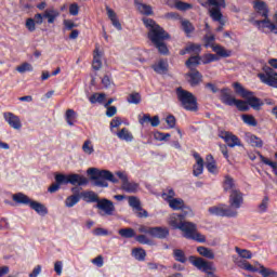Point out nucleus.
<instances>
[{
  "instance_id": "obj_1",
  "label": "nucleus",
  "mask_w": 277,
  "mask_h": 277,
  "mask_svg": "<svg viewBox=\"0 0 277 277\" xmlns=\"http://www.w3.org/2000/svg\"><path fill=\"white\" fill-rule=\"evenodd\" d=\"M189 215L187 210L182 213H173L169 217V225L172 228L181 230L185 239H192L193 241H198V243H205L207 241V236L198 232V225L192 222L185 221V217Z\"/></svg>"
},
{
  "instance_id": "obj_2",
  "label": "nucleus",
  "mask_w": 277,
  "mask_h": 277,
  "mask_svg": "<svg viewBox=\"0 0 277 277\" xmlns=\"http://www.w3.org/2000/svg\"><path fill=\"white\" fill-rule=\"evenodd\" d=\"M143 24L148 29L147 38L156 47L161 55H168L170 50L166 44V40H170V34H168L155 19L143 17Z\"/></svg>"
},
{
  "instance_id": "obj_3",
  "label": "nucleus",
  "mask_w": 277,
  "mask_h": 277,
  "mask_svg": "<svg viewBox=\"0 0 277 277\" xmlns=\"http://www.w3.org/2000/svg\"><path fill=\"white\" fill-rule=\"evenodd\" d=\"M87 173L95 187H109V183H107V181L110 183H118V179H116L114 173L108 170L90 168Z\"/></svg>"
},
{
  "instance_id": "obj_4",
  "label": "nucleus",
  "mask_w": 277,
  "mask_h": 277,
  "mask_svg": "<svg viewBox=\"0 0 277 277\" xmlns=\"http://www.w3.org/2000/svg\"><path fill=\"white\" fill-rule=\"evenodd\" d=\"M176 95L183 109H186V111H198V98L192 92L180 87L176 89Z\"/></svg>"
},
{
  "instance_id": "obj_5",
  "label": "nucleus",
  "mask_w": 277,
  "mask_h": 277,
  "mask_svg": "<svg viewBox=\"0 0 277 277\" xmlns=\"http://www.w3.org/2000/svg\"><path fill=\"white\" fill-rule=\"evenodd\" d=\"M210 215H219L220 217H237V210L228 208L225 205L213 206L209 208Z\"/></svg>"
},
{
  "instance_id": "obj_6",
  "label": "nucleus",
  "mask_w": 277,
  "mask_h": 277,
  "mask_svg": "<svg viewBox=\"0 0 277 277\" xmlns=\"http://www.w3.org/2000/svg\"><path fill=\"white\" fill-rule=\"evenodd\" d=\"M258 77L262 83L271 88H277V72L272 67H265L264 74H258Z\"/></svg>"
},
{
  "instance_id": "obj_7",
  "label": "nucleus",
  "mask_w": 277,
  "mask_h": 277,
  "mask_svg": "<svg viewBox=\"0 0 277 277\" xmlns=\"http://www.w3.org/2000/svg\"><path fill=\"white\" fill-rule=\"evenodd\" d=\"M222 8H226L225 0H223V5L210 6L208 10V14L214 23H219L220 25H226V19H224V14H222Z\"/></svg>"
},
{
  "instance_id": "obj_8",
  "label": "nucleus",
  "mask_w": 277,
  "mask_h": 277,
  "mask_svg": "<svg viewBox=\"0 0 277 277\" xmlns=\"http://www.w3.org/2000/svg\"><path fill=\"white\" fill-rule=\"evenodd\" d=\"M240 267L247 272H260L263 277H277V273L274 269L265 268V266L260 265V267L253 266L248 262H243Z\"/></svg>"
},
{
  "instance_id": "obj_9",
  "label": "nucleus",
  "mask_w": 277,
  "mask_h": 277,
  "mask_svg": "<svg viewBox=\"0 0 277 277\" xmlns=\"http://www.w3.org/2000/svg\"><path fill=\"white\" fill-rule=\"evenodd\" d=\"M253 25L260 29V31H263L264 34H276L277 35V26L269 19V17H266L261 21H253Z\"/></svg>"
},
{
  "instance_id": "obj_10",
  "label": "nucleus",
  "mask_w": 277,
  "mask_h": 277,
  "mask_svg": "<svg viewBox=\"0 0 277 277\" xmlns=\"http://www.w3.org/2000/svg\"><path fill=\"white\" fill-rule=\"evenodd\" d=\"M219 137H221V140H224L225 144L229 148H235V146H243L239 136L233 134L229 131H221L219 133Z\"/></svg>"
},
{
  "instance_id": "obj_11",
  "label": "nucleus",
  "mask_w": 277,
  "mask_h": 277,
  "mask_svg": "<svg viewBox=\"0 0 277 277\" xmlns=\"http://www.w3.org/2000/svg\"><path fill=\"white\" fill-rule=\"evenodd\" d=\"M241 205H243V194L241 190H233L229 194V209H234V211H237V209L241 208Z\"/></svg>"
},
{
  "instance_id": "obj_12",
  "label": "nucleus",
  "mask_w": 277,
  "mask_h": 277,
  "mask_svg": "<svg viewBox=\"0 0 277 277\" xmlns=\"http://www.w3.org/2000/svg\"><path fill=\"white\" fill-rule=\"evenodd\" d=\"M96 208L100 209V211H103L104 215H114V212L116 211L114 201L105 198L97 201Z\"/></svg>"
},
{
  "instance_id": "obj_13",
  "label": "nucleus",
  "mask_w": 277,
  "mask_h": 277,
  "mask_svg": "<svg viewBox=\"0 0 277 277\" xmlns=\"http://www.w3.org/2000/svg\"><path fill=\"white\" fill-rule=\"evenodd\" d=\"M3 118H4L5 122H8V124L10 127H12V129H15L16 131H18L23 128L21 118L18 116L14 115L13 113H4Z\"/></svg>"
},
{
  "instance_id": "obj_14",
  "label": "nucleus",
  "mask_w": 277,
  "mask_h": 277,
  "mask_svg": "<svg viewBox=\"0 0 277 277\" xmlns=\"http://www.w3.org/2000/svg\"><path fill=\"white\" fill-rule=\"evenodd\" d=\"M220 101L224 103V105H228L233 107L235 105V96H233V91L228 88H224L220 90Z\"/></svg>"
},
{
  "instance_id": "obj_15",
  "label": "nucleus",
  "mask_w": 277,
  "mask_h": 277,
  "mask_svg": "<svg viewBox=\"0 0 277 277\" xmlns=\"http://www.w3.org/2000/svg\"><path fill=\"white\" fill-rule=\"evenodd\" d=\"M253 9L255 13L261 16L262 18H268L269 17V6L265 1H254L253 2Z\"/></svg>"
},
{
  "instance_id": "obj_16",
  "label": "nucleus",
  "mask_w": 277,
  "mask_h": 277,
  "mask_svg": "<svg viewBox=\"0 0 277 277\" xmlns=\"http://www.w3.org/2000/svg\"><path fill=\"white\" fill-rule=\"evenodd\" d=\"M168 203L173 211H182V213L188 211V213H192V209L185 206V201L181 198L169 199Z\"/></svg>"
},
{
  "instance_id": "obj_17",
  "label": "nucleus",
  "mask_w": 277,
  "mask_h": 277,
  "mask_svg": "<svg viewBox=\"0 0 277 277\" xmlns=\"http://www.w3.org/2000/svg\"><path fill=\"white\" fill-rule=\"evenodd\" d=\"M105 55V53L103 51H101V48L98 47V44L95 45V49L93 51V69L94 70H101V68L103 67V56Z\"/></svg>"
},
{
  "instance_id": "obj_18",
  "label": "nucleus",
  "mask_w": 277,
  "mask_h": 277,
  "mask_svg": "<svg viewBox=\"0 0 277 277\" xmlns=\"http://www.w3.org/2000/svg\"><path fill=\"white\" fill-rule=\"evenodd\" d=\"M186 77L188 78V83L192 88H196V85L202 83V74L197 69H190V71L186 74Z\"/></svg>"
},
{
  "instance_id": "obj_19",
  "label": "nucleus",
  "mask_w": 277,
  "mask_h": 277,
  "mask_svg": "<svg viewBox=\"0 0 277 277\" xmlns=\"http://www.w3.org/2000/svg\"><path fill=\"white\" fill-rule=\"evenodd\" d=\"M193 157L196 159V163L193 167V174L194 176H200L205 170V159L196 151H194Z\"/></svg>"
},
{
  "instance_id": "obj_20",
  "label": "nucleus",
  "mask_w": 277,
  "mask_h": 277,
  "mask_svg": "<svg viewBox=\"0 0 277 277\" xmlns=\"http://www.w3.org/2000/svg\"><path fill=\"white\" fill-rule=\"evenodd\" d=\"M140 124H150L151 127H159L160 120L159 116H154L153 118L148 114H144L143 117L138 119Z\"/></svg>"
},
{
  "instance_id": "obj_21",
  "label": "nucleus",
  "mask_w": 277,
  "mask_h": 277,
  "mask_svg": "<svg viewBox=\"0 0 277 277\" xmlns=\"http://www.w3.org/2000/svg\"><path fill=\"white\" fill-rule=\"evenodd\" d=\"M58 16H60V11H57L55 8L47 9L43 12V18L48 19L49 25H53V23L57 21Z\"/></svg>"
},
{
  "instance_id": "obj_22",
  "label": "nucleus",
  "mask_w": 277,
  "mask_h": 277,
  "mask_svg": "<svg viewBox=\"0 0 277 277\" xmlns=\"http://www.w3.org/2000/svg\"><path fill=\"white\" fill-rule=\"evenodd\" d=\"M134 5L136 6V10L140 12V14H143L144 16H153V14H155L153 6L148 4H144L137 0H134Z\"/></svg>"
},
{
  "instance_id": "obj_23",
  "label": "nucleus",
  "mask_w": 277,
  "mask_h": 277,
  "mask_svg": "<svg viewBox=\"0 0 277 277\" xmlns=\"http://www.w3.org/2000/svg\"><path fill=\"white\" fill-rule=\"evenodd\" d=\"M168 235H170L168 227H153L150 230V237H156L157 239H166Z\"/></svg>"
},
{
  "instance_id": "obj_24",
  "label": "nucleus",
  "mask_w": 277,
  "mask_h": 277,
  "mask_svg": "<svg viewBox=\"0 0 277 277\" xmlns=\"http://www.w3.org/2000/svg\"><path fill=\"white\" fill-rule=\"evenodd\" d=\"M106 12L108 18L111 21L114 27L118 29V31L122 30V24H120V21L118 19V15L116 14V11L110 9L109 6H106Z\"/></svg>"
},
{
  "instance_id": "obj_25",
  "label": "nucleus",
  "mask_w": 277,
  "mask_h": 277,
  "mask_svg": "<svg viewBox=\"0 0 277 277\" xmlns=\"http://www.w3.org/2000/svg\"><path fill=\"white\" fill-rule=\"evenodd\" d=\"M68 181L70 183V185H88V177L83 176V175H79V174H69L68 175Z\"/></svg>"
},
{
  "instance_id": "obj_26",
  "label": "nucleus",
  "mask_w": 277,
  "mask_h": 277,
  "mask_svg": "<svg viewBox=\"0 0 277 277\" xmlns=\"http://www.w3.org/2000/svg\"><path fill=\"white\" fill-rule=\"evenodd\" d=\"M223 189L224 192H235L239 189L237 184H235V180L230 175H225L223 181Z\"/></svg>"
},
{
  "instance_id": "obj_27",
  "label": "nucleus",
  "mask_w": 277,
  "mask_h": 277,
  "mask_svg": "<svg viewBox=\"0 0 277 277\" xmlns=\"http://www.w3.org/2000/svg\"><path fill=\"white\" fill-rule=\"evenodd\" d=\"M233 88L235 93L238 94V96H241V98H249V96H252V92L246 90L239 82H235Z\"/></svg>"
},
{
  "instance_id": "obj_28",
  "label": "nucleus",
  "mask_w": 277,
  "mask_h": 277,
  "mask_svg": "<svg viewBox=\"0 0 277 277\" xmlns=\"http://www.w3.org/2000/svg\"><path fill=\"white\" fill-rule=\"evenodd\" d=\"M80 197L83 198L85 202H97L101 200L98 199V195L92 190L83 192L80 194Z\"/></svg>"
},
{
  "instance_id": "obj_29",
  "label": "nucleus",
  "mask_w": 277,
  "mask_h": 277,
  "mask_svg": "<svg viewBox=\"0 0 277 277\" xmlns=\"http://www.w3.org/2000/svg\"><path fill=\"white\" fill-rule=\"evenodd\" d=\"M153 69L155 72H158V75H163L164 72H168V61L160 60L158 63L153 65Z\"/></svg>"
},
{
  "instance_id": "obj_30",
  "label": "nucleus",
  "mask_w": 277,
  "mask_h": 277,
  "mask_svg": "<svg viewBox=\"0 0 277 277\" xmlns=\"http://www.w3.org/2000/svg\"><path fill=\"white\" fill-rule=\"evenodd\" d=\"M246 100L248 101V105H250V107H252V109H261V106L263 105V102H261V98L255 97L254 93H252V95H249V97H246Z\"/></svg>"
},
{
  "instance_id": "obj_31",
  "label": "nucleus",
  "mask_w": 277,
  "mask_h": 277,
  "mask_svg": "<svg viewBox=\"0 0 277 277\" xmlns=\"http://www.w3.org/2000/svg\"><path fill=\"white\" fill-rule=\"evenodd\" d=\"M138 187L140 185L137 183L129 182V180L122 183L121 185V188L123 189V192H127L128 194H135Z\"/></svg>"
},
{
  "instance_id": "obj_32",
  "label": "nucleus",
  "mask_w": 277,
  "mask_h": 277,
  "mask_svg": "<svg viewBox=\"0 0 277 277\" xmlns=\"http://www.w3.org/2000/svg\"><path fill=\"white\" fill-rule=\"evenodd\" d=\"M29 207L32 208L34 211L39 213V215H47V213H49V210L47 209V207H44V205H42L40 202L30 201Z\"/></svg>"
},
{
  "instance_id": "obj_33",
  "label": "nucleus",
  "mask_w": 277,
  "mask_h": 277,
  "mask_svg": "<svg viewBox=\"0 0 277 277\" xmlns=\"http://www.w3.org/2000/svg\"><path fill=\"white\" fill-rule=\"evenodd\" d=\"M212 51L216 53L220 57H230V50H226L220 44L212 45Z\"/></svg>"
},
{
  "instance_id": "obj_34",
  "label": "nucleus",
  "mask_w": 277,
  "mask_h": 277,
  "mask_svg": "<svg viewBox=\"0 0 277 277\" xmlns=\"http://www.w3.org/2000/svg\"><path fill=\"white\" fill-rule=\"evenodd\" d=\"M13 200H14V202H17L18 205H30L31 203V199H29V197H27V195H25L23 193L14 194Z\"/></svg>"
},
{
  "instance_id": "obj_35",
  "label": "nucleus",
  "mask_w": 277,
  "mask_h": 277,
  "mask_svg": "<svg viewBox=\"0 0 277 277\" xmlns=\"http://www.w3.org/2000/svg\"><path fill=\"white\" fill-rule=\"evenodd\" d=\"M200 55H195V56H190L187 61H186V67L189 68V70H196V66L200 65Z\"/></svg>"
},
{
  "instance_id": "obj_36",
  "label": "nucleus",
  "mask_w": 277,
  "mask_h": 277,
  "mask_svg": "<svg viewBox=\"0 0 277 277\" xmlns=\"http://www.w3.org/2000/svg\"><path fill=\"white\" fill-rule=\"evenodd\" d=\"M117 136L119 137V140H123L124 142L133 141V134L127 128H123L119 132H117Z\"/></svg>"
},
{
  "instance_id": "obj_37",
  "label": "nucleus",
  "mask_w": 277,
  "mask_h": 277,
  "mask_svg": "<svg viewBox=\"0 0 277 277\" xmlns=\"http://www.w3.org/2000/svg\"><path fill=\"white\" fill-rule=\"evenodd\" d=\"M197 252L201 255L205 256L206 259L213 260L215 259V253H213V250L207 248V247H198Z\"/></svg>"
},
{
  "instance_id": "obj_38",
  "label": "nucleus",
  "mask_w": 277,
  "mask_h": 277,
  "mask_svg": "<svg viewBox=\"0 0 277 277\" xmlns=\"http://www.w3.org/2000/svg\"><path fill=\"white\" fill-rule=\"evenodd\" d=\"M127 101L130 103V105H140V103H142V95H140L137 92L130 93Z\"/></svg>"
},
{
  "instance_id": "obj_39",
  "label": "nucleus",
  "mask_w": 277,
  "mask_h": 277,
  "mask_svg": "<svg viewBox=\"0 0 277 277\" xmlns=\"http://www.w3.org/2000/svg\"><path fill=\"white\" fill-rule=\"evenodd\" d=\"M202 8H211L213 5H224V0H198Z\"/></svg>"
},
{
  "instance_id": "obj_40",
  "label": "nucleus",
  "mask_w": 277,
  "mask_h": 277,
  "mask_svg": "<svg viewBox=\"0 0 277 277\" xmlns=\"http://www.w3.org/2000/svg\"><path fill=\"white\" fill-rule=\"evenodd\" d=\"M132 256L136 259V261H145L146 260V250L142 248H135L132 250Z\"/></svg>"
},
{
  "instance_id": "obj_41",
  "label": "nucleus",
  "mask_w": 277,
  "mask_h": 277,
  "mask_svg": "<svg viewBox=\"0 0 277 277\" xmlns=\"http://www.w3.org/2000/svg\"><path fill=\"white\" fill-rule=\"evenodd\" d=\"M173 256L177 263H187V256H185V251L181 249L173 250Z\"/></svg>"
},
{
  "instance_id": "obj_42",
  "label": "nucleus",
  "mask_w": 277,
  "mask_h": 277,
  "mask_svg": "<svg viewBox=\"0 0 277 277\" xmlns=\"http://www.w3.org/2000/svg\"><path fill=\"white\" fill-rule=\"evenodd\" d=\"M79 200H81V195H71L66 198L65 206L68 209H70V208L75 207V205H77V202H79Z\"/></svg>"
},
{
  "instance_id": "obj_43",
  "label": "nucleus",
  "mask_w": 277,
  "mask_h": 277,
  "mask_svg": "<svg viewBox=\"0 0 277 277\" xmlns=\"http://www.w3.org/2000/svg\"><path fill=\"white\" fill-rule=\"evenodd\" d=\"M120 237H123L124 239H132V237H135V229L128 227V228H121L119 229Z\"/></svg>"
},
{
  "instance_id": "obj_44",
  "label": "nucleus",
  "mask_w": 277,
  "mask_h": 277,
  "mask_svg": "<svg viewBox=\"0 0 277 277\" xmlns=\"http://www.w3.org/2000/svg\"><path fill=\"white\" fill-rule=\"evenodd\" d=\"M181 25H182V29L183 31L189 36V34H194L195 31V27H194V24H192V22L187 21V19H184L181 22Z\"/></svg>"
},
{
  "instance_id": "obj_45",
  "label": "nucleus",
  "mask_w": 277,
  "mask_h": 277,
  "mask_svg": "<svg viewBox=\"0 0 277 277\" xmlns=\"http://www.w3.org/2000/svg\"><path fill=\"white\" fill-rule=\"evenodd\" d=\"M234 105L239 111H248V109H250L248 102L243 100H234Z\"/></svg>"
},
{
  "instance_id": "obj_46",
  "label": "nucleus",
  "mask_w": 277,
  "mask_h": 277,
  "mask_svg": "<svg viewBox=\"0 0 277 277\" xmlns=\"http://www.w3.org/2000/svg\"><path fill=\"white\" fill-rule=\"evenodd\" d=\"M203 41H205V47H211L213 49V47H215V35L211 34V32H207L206 36L203 37Z\"/></svg>"
},
{
  "instance_id": "obj_47",
  "label": "nucleus",
  "mask_w": 277,
  "mask_h": 277,
  "mask_svg": "<svg viewBox=\"0 0 277 277\" xmlns=\"http://www.w3.org/2000/svg\"><path fill=\"white\" fill-rule=\"evenodd\" d=\"M186 51L188 53H194V55H200V51H202V45L197 43H190L186 47Z\"/></svg>"
},
{
  "instance_id": "obj_48",
  "label": "nucleus",
  "mask_w": 277,
  "mask_h": 277,
  "mask_svg": "<svg viewBox=\"0 0 277 277\" xmlns=\"http://www.w3.org/2000/svg\"><path fill=\"white\" fill-rule=\"evenodd\" d=\"M242 122L245 124H248L249 127H256L259 123L256 122V119L252 115H242Z\"/></svg>"
},
{
  "instance_id": "obj_49",
  "label": "nucleus",
  "mask_w": 277,
  "mask_h": 277,
  "mask_svg": "<svg viewBox=\"0 0 277 277\" xmlns=\"http://www.w3.org/2000/svg\"><path fill=\"white\" fill-rule=\"evenodd\" d=\"M66 122L72 127L75 124V118H77V113H75L72 109H67L65 113Z\"/></svg>"
},
{
  "instance_id": "obj_50",
  "label": "nucleus",
  "mask_w": 277,
  "mask_h": 277,
  "mask_svg": "<svg viewBox=\"0 0 277 277\" xmlns=\"http://www.w3.org/2000/svg\"><path fill=\"white\" fill-rule=\"evenodd\" d=\"M105 97H106L105 93H94L90 96L89 101L92 104L103 103V101H105Z\"/></svg>"
},
{
  "instance_id": "obj_51",
  "label": "nucleus",
  "mask_w": 277,
  "mask_h": 277,
  "mask_svg": "<svg viewBox=\"0 0 277 277\" xmlns=\"http://www.w3.org/2000/svg\"><path fill=\"white\" fill-rule=\"evenodd\" d=\"M249 141L251 146H255V148H263V140H261L256 135H250Z\"/></svg>"
},
{
  "instance_id": "obj_52",
  "label": "nucleus",
  "mask_w": 277,
  "mask_h": 277,
  "mask_svg": "<svg viewBox=\"0 0 277 277\" xmlns=\"http://www.w3.org/2000/svg\"><path fill=\"white\" fill-rule=\"evenodd\" d=\"M82 150L85 155H92L94 153V146L92 145V141L88 140L82 145Z\"/></svg>"
},
{
  "instance_id": "obj_53",
  "label": "nucleus",
  "mask_w": 277,
  "mask_h": 277,
  "mask_svg": "<svg viewBox=\"0 0 277 277\" xmlns=\"http://www.w3.org/2000/svg\"><path fill=\"white\" fill-rule=\"evenodd\" d=\"M128 202H129L130 207H132V209H134V211L136 209H140V207H142V202H140V199L135 196L129 197Z\"/></svg>"
},
{
  "instance_id": "obj_54",
  "label": "nucleus",
  "mask_w": 277,
  "mask_h": 277,
  "mask_svg": "<svg viewBox=\"0 0 277 277\" xmlns=\"http://www.w3.org/2000/svg\"><path fill=\"white\" fill-rule=\"evenodd\" d=\"M200 60L202 64H211V62H217V56L215 54H205Z\"/></svg>"
},
{
  "instance_id": "obj_55",
  "label": "nucleus",
  "mask_w": 277,
  "mask_h": 277,
  "mask_svg": "<svg viewBox=\"0 0 277 277\" xmlns=\"http://www.w3.org/2000/svg\"><path fill=\"white\" fill-rule=\"evenodd\" d=\"M194 5L192 3L183 2L177 0V6L176 10H180L181 12H187V10H192Z\"/></svg>"
},
{
  "instance_id": "obj_56",
  "label": "nucleus",
  "mask_w": 277,
  "mask_h": 277,
  "mask_svg": "<svg viewBox=\"0 0 277 277\" xmlns=\"http://www.w3.org/2000/svg\"><path fill=\"white\" fill-rule=\"evenodd\" d=\"M17 72H31L34 70V66L29 63H24L16 67Z\"/></svg>"
},
{
  "instance_id": "obj_57",
  "label": "nucleus",
  "mask_w": 277,
  "mask_h": 277,
  "mask_svg": "<svg viewBox=\"0 0 277 277\" xmlns=\"http://www.w3.org/2000/svg\"><path fill=\"white\" fill-rule=\"evenodd\" d=\"M55 182L60 185H68V175H64L62 173L55 175Z\"/></svg>"
},
{
  "instance_id": "obj_58",
  "label": "nucleus",
  "mask_w": 277,
  "mask_h": 277,
  "mask_svg": "<svg viewBox=\"0 0 277 277\" xmlns=\"http://www.w3.org/2000/svg\"><path fill=\"white\" fill-rule=\"evenodd\" d=\"M236 252L241 256V259H252V252L246 249H239V247H236Z\"/></svg>"
},
{
  "instance_id": "obj_59",
  "label": "nucleus",
  "mask_w": 277,
  "mask_h": 277,
  "mask_svg": "<svg viewBox=\"0 0 277 277\" xmlns=\"http://www.w3.org/2000/svg\"><path fill=\"white\" fill-rule=\"evenodd\" d=\"M155 140H158L159 142H166L168 137H170V133H163V132H156L154 134Z\"/></svg>"
},
{
  "instance_id": "obj_60",
  "label": "nucleus",
  "mask_w": 277,
  "mask_h": 277,
  "mask_svg": "<svg viewBox=\"0 0 277 277\" xmlns=\"http://www.w3.org/2000/svg\"><path fill=\"white\" fill-rule=\"evenodd\" d=\"M269 203V197H264L262 202L259 206V211L261 213L267 211V205Z\"/></svg>"
},
{
  "instance_id": "obj_61",
  "label": "nucleus",
  "mask_w": 277,
  "mask_h": 277,
  "mask_svg": "<svg viewBox=\"0 0 277 277\" xmlns=\"http://www.w3.org/2000/svg\"><path fill=\"white\" fill-rule=\"evenodd\" d=\"M63 25L67 31H70L71 29H75L77 27V24H75L71 19H64Z\"/></svg>"
},
{
  "instance_id": "obj_62",
  "label": "nucleus",
  "mask_w": 277,
  "mask_h": 277,
  "mask_svg": "<svg viewBox=\"0 0 277 277\" xmlns=\"http://www.w3.org/2000/svg\"><path fill=\"white\" fill-rule=\"evenodd\" d=\"M135 240L138 243H143V245H150V239H148V237H146L145 235H138L135 237Z\"/></svg>"
},
{
  "instance_id": "obj_63",
  "label": "nucleus",
  "mask_w": 277,
  "mask_h": 277,
  "mask_svg": "<svg viewBox=\"0 0 277 277\" xmlns=\"http://www.w3.org/2000/svg\"><path fill=\"white\" fill-rule=\"evenodd\" d=\"M26 28L28 29V31H34L36 29V21L34 18H27Z\"/></svg>"
},
{
  "instance_id": "obj_64",
  "label": "nucleus",
  "mask_w": 277,
  "mask_h": 277,
  "mask_svg": "<svg viewBox=\"0 0 277 277\" xmlns=\"http://www.w3.org/2000/svg\"><path fill=\"white\" fill-rule=\"evenodd\" d=\"M134 213L137 215V217H148V211L144 210L142 207L136 208Z\"/></svg>"
}]
</instances>
